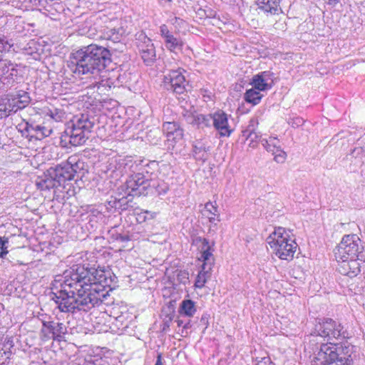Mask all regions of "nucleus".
<instances>
[{"label": "nucleus", "mask_w": 365, "mask_h": 365, "mask_svg": "<svg viewBox=\"0 0 365 365\" xmlns=\"http://www.w3.org/2000/svg\"><path fill=\"white\" fill-rule=\"evenodd\" d=\"M61 289L51 299L62 312H88L101 304L116 283L109 270L76 264L63 273Z\"/></svg>", "instance_id": "obj_1"}, {"label": "nucleus", "mask_w": 365, "mask_h": 365, "mask_svg": "<svg viewBox=\"0 0 365 365\" xmlns=\"http://www.w3.org/2000/svg\"><path fill=\"white\" fill-rule=\"evenodd\" d=\"M111 63V53L103 46L95 43L83 46L72 53L68 66L78 76L97 75Z\"/></svg>", "instance_id": "obj_2"}, {"label": "nucleus", "mask_w": 365, "mask_h": 365, "mask_svg": "<svg viewBox=\"0 0 365 365\" xmlns=\"http://www.w3.org/2000/svg\"><path fill=\"white\" fill-rule=\"evenodd\" d=\"M354 346L347 341L320 345L312 361V365H351Z\"/></svg>", "instance_id": "obj_3"}, {"label": "nucleus", "mask_w": 365, "mask_h": 365, "mask_svg": "<svg viewBox=\"0 0 365 365\" xmlns=\"http://www.w3.org/2000/svg\"><path fill=\"white\" fill-rule=\"evenodd\" d=\"M155 165V162L148 163L144 160L123 159L117 161L116 159L111 158L108 162L105 172L111 178H117L123 175L124 173H128L129 170L130 173L143 177L148 182L157 177L152 168Z\"/></svg>", "instance_id": "obj_4"}, {"label": "nucleus", "mask_w": 365, "mask_h": 365, "mask_svg": "<svg viewBox=\"0 0 365 365\" xmlns=\"http://www.w3.org/2000/svg\"><path fill=\"white\" fill-rule=\"evenodd\" d=\"M93 123L90 120L88 115L81 114L74 116L70 120L61 137V143L67 141L73 146L83 145L89 138Z\"/></svg>", "instance_id": "obj_5"}, {"label": "nucleus", "mask_w": 365, "mask_h": 365, "mask_svg": "<svg viewBox=\"0 0 365 365\" xmlns=\"http://www.w3.org/2000/svg\"><path fill=\"white\" fill-rule=\"evenodd\" d=\"M267 242L273 253L279 259L290 261L294 258L297 244L285 228L282 227L275 228L267 237Z\"/></svg>", "instance_id": "obj_6"}, {"label": "nucleus", "mask_w": 365, "mask_h": 365, "mask_svg": "<svg viewBox=\"0 0 365 365\" xmlns=\"http://www.w3.org/2000/svg\"><path fill=\"white\" fill-rule=\"evenodd\" d=\"M14 46L11 39L4 36H0V78L6 88L11 87L18 76L19 64L7 58H4V53H8Z\"/></svg>", "instance_id": "obj_7"}, {"label": "nucleus", "mask_w": 365, "mask_h": 365, "mask_svg": "<svg viewBox=\"0 0 365 365\" xmlns=\"http://www.w3.org/2000/svg\"><path fill=\"white\" fill-rule=\"evenodd\" d=\"M312 334L327 339L329 342L334 339H348L349 334L342 324L331 318H317Z\"/></svg>", "instance_id": "obj_8"}, {"label": "nucleus", "mask_w": 365, "mask_h": 365, "mask_svg": "<svg viewBox=\"0 0 365 365\" xmlns=\"http://www.w3.org/2000/svg\"><path fill=\"white\" fill-rule=\"evenodd\" d=\"M335 257L336 259L356 258L364 260L361 239L354 234L344 235L335 250Z\"/></svg>", "instance_id": "obj_9"}, {"label": "nucleus", "mask_w": 365, "mask_h": 365, "mask_svg": "<svg viewBox=\"0 0 365 365\" xmlns=\"http://www.w3.org/2000/svg\"><path fill=\"white\" fill-rule=\"evenodd\" d=\"M31 102L29 93L19 90L8 94L0 106V118H6L27 107Z\"/></svg>", "instance_id": "obj_10"}, {"label": "nucleus", "mask_w": 365, "mask_h": 365, "mask_svg": "<svg viewBox=\"0 0 365 365\" xmlns=\"http://www.w3.org/2000/svg\"><path fill=\"white\" fill-rule=\"evenodd\" d=\"M76 160V157L71 156L66 162L48 170L47 172L56 179L59 186L63 185L66 181L73 180L79 169V163Z\"/></svg>", "instance_id": "obj_11"}, {"label": "nucleus", "mask_w": 365, "mask_h": 365, "mask_svg": "<svg viewBox=\"0 0 365 365\" xmlns=\"http://www.w3.org/2000/svg\"><path fill=\"white\" fill-rule=\"evenodd\" d=\"M128 171V173H124V174L129 175L124 185L128 196L139 197L149 194L150 182H146L143 177L130 173L129 170Z\"/></svg>", "instance_id": "obj_12"}, {"label": "nucleus", "mask_w": 365, "mask_h": 365, "mask_svg": "<svg viewBox=\"0 0 365 365\" xmlns=\"http://www.w3.org/2000/svg\"><path fill=\"white\" fill-rule=\"evenodd\" d=\"M163 83L165 88L178 94L183 93L189 86L185 76L178 70L170 71L164 76Z\"/></svg>", "instance_id": "obj_13"}, {"label": "nucleus", "mask_w": 365, "mask_h": 365, "mask_svg": "<svg viewBox=\"0 0 365 365\" xmlns=\"http://www.w3.org/2000/svg\"><path fill=\"white\" fill-rule=\"evenodd\" d=\"M136 44L143 62L147 66L152 65L156 60L155 48L152 40L145 33L136 34Z\"/></svg>", "instance_id": "obj_14"}, {"label": "nucleus", "mask_w": 365, "mask_h": 365, "mask_svg": "<svg viewBox=\"0 0 365 365\" xmlns=\"http://www.w3.org/2000/svg\"><path fill=\"white\" fill-rule=\"evenodd\" d=\"M41 334L44 340L53 339L60 341L63 335L67 332L66 327L63 323L54 321H43Z\"/></svg>", "instance_id": "obj_15"}, {"label": "nucleus", "mask_w": 365, "mask_h": 365, "mask_svg": "<svg viewBox=\"0 0 365 365\" xmlns=\"http://www.w3.org/2000/svg\"><path fill=\"white\" fill-rule=\"evenodd\" d=\"M339 264L337 266L338 272L344 276L350 278L356 277L361 272V265L364 260L358 259L356 258L337 259Z\"/></svg>", "instance_id": "obj_16"}, {"label": "nucleus", "mask_w": 365, "mask_h": 365, "mask_svg": "<svg viewBox=\"0 0 365 365\" xmlns=\"http://www.w3.org/2000/svg\"><path fill=\"white\" fill-rule=\"evenodd\" d=\"M212 125L219 132L220 136H230L232 130L228 123V115L222 110H217L211 114Z\"/></svg>", "instance_id": "obj_17"}, {"label": "nucleus", "mask_w": 365, "mask_h": 365, "mask_svg": "<svg viewBox=\"0 0 365 365\" xmlns=\"http://www.w3.org/2000/svg\"><path fill=\"white\" fill-rule=\"evenodd\" d=\"M274 73L269 71H263L252 77L251 85L257 90L264 91L271 89Z\"/></svg>", "instance_id": "obj_18"}, {"label": "nucleus", "mask_w": 365, "mask_h": 365, "mask_svg": "<svg viewBox=\"0 0 365 365\" xmlns=\"http://www.w3.org/2000/svg\"><path fill=\"white\" fill-rule=\"evenodd\" d=\"M262 145L268 151L274 155V160L277 163H283L287 154L281 150L279 140L277 138L270 137L269 139H262Z\"/></svg>", "instance_id": "obj_19"}, {"label": "nucleus", "mask_w": 365, "mask_h": 365, "mask_svg": "<svg viewBox=\"0 0 365 365\" xmlns=\"http://www.w3.org/2000/svg\"><path fill=\"white\" fill-rule=\"evenodd\" d=\"M125 34V29L123 26H115L110 24L101 30L100 38L117 43L121 41Z\"/></svg>", "instance_id": "obj_20"}, {"label": "nucleus", "mask_w": 365, "mask_h": 365, "mask_svg": "<svg viewBox=\"0 0 365 365\" xmlns=\"http://www.w3.org/2000/svg\"><path fill=\"white\" fill-rule=\"evenodd\" d=\"M197 242H201V256L200 258L203 261V264L202 266H205V267H208L209 269H212V264L213 263V249L212 248V246L210 244V242L206 238H202V237H197L196 239Z\"/></svg>", "instance_id": "obj_21"}, {"label": "nucleus", "mask_w": 365, "mask_h": 365, "mask_svg": "<svg viewBox=\"0 0 365 365\" xmlns=\"http://www.w3.org/2000/svg\"><path fill=\"white\" fill-rule=\"evenodd\" d=\"M187 122L198 129L210 128L212 125L211 114H190L186 117Z\"/></svg>", "instance_id": "obj_22"}, {"label": "nucleus", "mask_w": 365, "mask_h": 365, "mask_svg": "<svg viewBox=\"0 0 365 365\" xmlns=\"http://www.w3.org/2000/svg\"><path fill=\"white\" fill-rule=\"evenodd\" d=\"M24 130L31 138L38 140L49 136L52 133V129L45 125H33L29 123H26Z\"/></svg>", "instance_id": "obj_23"}, {"label": "nucleus", "mask_w": 365, "mask_h": 365, "mask_svg": "<svg viewBox=\"0 0 365 365\" xmlns=\"http://www.w3.org/2000/svg\"><path fill=\"white\" fill-rule=\"evenodd\" d=\"M163 130L166 134L168 140H179L182 138L183 130L177 122H165L163 124Z\"/></svg>", "instance_id": "obj_24"}, {"label": "nucleus", "mask_w": 365, "mask_h": 365, "mask_svg": "<svg viewBox=\"0 0 365 365\" xmlns=\"http://www.w3.org/2000/svg\"><path fill=\"white\" fill-rule=\"evenodd\" d=\"M210 148L202 140H197L192 145V153L195 160L205 162L209 158Z\"/></svg>", "instance_id": "obj_25"}, {"label": "nucleus", "mask_w": 365, "mask_h": 365, "mask_svg": "<svg viewBox=\"0 0 365 365\" xmlns=\"http://www.w3.org/2000/svg\"><path fill=\"white\" fill-rule=\"evenodd\" d=\"M259 9L271 15L277 14L281 11L280 0H257Z\"/></svg>", "instance_id": "obj_26"}, {"label": "nucleus", "mask_w": 365, "mask_h": 365, "mask_svg": "<svg viewBox=\"0 0 365 365\" xmlns=\"http://www.w3.org/2000/svg\"><path fill=\"white\" fill-rule=\"evenodd\" d=\"M202 215L207 217L209 222L215 226L216 225V222L220 221L217 207L210 202L205 205V207L202 210Z\"/></svg>", "instance_id": "obj_27"}, {"label": "nucleus", "mask_w": 365, "mask_h": 365, "mask_svg": "<svg viewBox=\"0 0 365 365\" xmlns=\"http://www.w3.org/2000/svg\"><path fill=\"white\" fill-rule=\"evenodd\" d=\"M36 185L41 190H49L51 188L59 186L56 179L52 178L48 173L43 178H39L36 182Z\"/></svg>", "instance_id": "obj_28"}, {"label": "nucleus", "mask_w": 365, "mask_h": 365, "mask_svg": "<svg viewBox=\"0 0 365 365\" xmlns=\"http://www.w3.org/2000/svg\"><path fill=\"white\" fill-rule=\"evenodd\" d=\"M179 314L187 317H193L197 312L195 302L191 299H184L181 302L179 309Z\"/></svg>", "instance_id": "obj_29"}, {"label": "nucleus", "mask_w": 365, "mask_h": 365, "mask_svg": "<svg viewBox=\"0 0 365 365\" xmlns=\"http://www.w3.org/2000/svg\"><path fill=\"white\" fill-rule=\"evenodd\" d=\"M149 183V193L155 190L158 195H165L169 190L168 183L157 177Z\"/></svg>", "instance_id": "obj_30"}, {"label": "nucleus", "mask_w": 365, "mask_h": 365, "mask_svg": "<svg viewBox=\"0 0 365 365\" xmlns=\"http://www.w3.org/2000/svg\"><path fill=\"white\" fill-rule=\"evenodd\" d=\"M260 91H258L254 87L247 90L244 95L245 101L253 106L257 105L259 103L263 96L262 94L260 93Z\"/></svg>", "instance_id": "obj_31"}, {"label": "nucleus", "mask_w": 365, "mask_h": 365, "mask_svg": "<svg viewBox=\"0 0 365 365\" xmlns=\"http://www.w3.org/2000/svg\"><path fill=\"white\" fill-rule=\"evenodd\" d=\"M208 267L202 266L201 270L199 272L195 282V287L196 288H202L207 281V279L210 277V273Z\"/></svg>", "instance_id": "obj_32"}, {"label": "nucleus", "mask_w": 365, "mask_h": 365, "mask_svg": "<svg viewBox=\"0 0 365 365\" xmlns=\"http://www.w3.org/2000/svg\"><path fill=\"white\" fill-rule=\"evenodd\" d=\"M165 45L169 51L177 53L182 50L183 43L180 38L172 35L165 41Z\"/></svg>", "instance_id": "obj_33"}, {"label": "nucleus", "mask_w": 365, "mask_h": 365, "mask_svg": "<svg viewBox=\"0 0 365 365\" xmlns=\"http://www.w3.org/2000/svg\"><path fill=\"white\" fill-rule=\"evenodd\" d=\"M20 4V6H24L25 9H33L36 6L46 7L47 0H14Z\"/></svg>", "instance_id": "obj_34"}, {"label": "nucleus", "mask_w": 365, "mask_h": 365, "mask_svg": "<svg viewBox=\"0 0 365 365\" xmlns=\"http://www.w3.org/2000/svg\"><path fill=\"white\" fill-rule=\"evenodd\" d=\"M349 156L354 160V164H361L365 156L364 150L362 147H356L351 151Z\"/></svg>", "instance_id": "obj_35"}, {"label": "nucleus", "mask_w": 365, "mask_h": 365, "mask_svg": "<svg viewBox=\"0 0 365 365\" xmlns=\"http://www.w3.org/2000/svg\"><path fill=\"white\" fill-rule=\"evenodd\" d=\"M259 122L257 118H252L250 121L249 124L247 126V128L242 130V135L245 136H249L252 135V133L256 131L257 126H258Z\"/></svg>", "instance_id": "obj_36"}, {"label": "nucleus", "mask_w": 365, "mask_h": 365, "mask_svg": "<svg viewBox=\"0 0 365 365\" xmlns=\"http://www.w3.org/2000/svg\"><path fill=\"white\" fill-rule=\"evenodd\" d=\"M21 49L26 55H32L37 52L36 42L34 40H30L26 46L21 47Z\"/></svg>", "instance_id": "obj_37"}, {"label": "nucleus", "mask_w": 365, "mask_h": 365, "mask_svg": "<svg viewBox=\"0 0 365 365\" xmlns=\"http://www.w3.org/2000/svg\"><path fill=\"white\" fill-rule=\"evenodd\" d=\"M8 244L9 239L7 237H0V258H4L8 254Z\"/></svg>", "instance_id": "obj_38"}, {"label": "nucleus", "mask_w": 365, "mask_h": 365, "mask_svg": "<svg viewBox=\"0 0 365 365\" xmlns=\"http://www.w3.org/2000/svg\"><path fill=\"white\" fill-rule=\"evenodd\" d=\"M108 205L109 207L112 208H115V210H125V207L120 205V202L118 201V199L115 197H110V200L108 201Z\"/></svg>", "instance_id": "obj_39"}, {"label": "nucleus", "mask_w": 365, "mask_h": 365, "mask_svg": "<svg viewBox=\"0 0 365 365\" xmlns=\"http://www.w3.org/2000/svg\"><path fill=\"white\" fill-rule=\"evenodd\" d=\"M160 32L161 36L164 39V41L173 35L172 33H170V31L168 30V26L165 24H163L162 26H160Z\"/></svg>", "instance_id": "obj_40"}, {"label": "nucleus", "mask_w": 365, "mask_h": 365, "mask_svg": "<svg viewBox=\"0 0 365 365\" xmlns=\"http://www.w3.org/2000/svg\"><path fill=\"white\" fill-rule=\"evenodd\" d=\"M256 365H275L270 359L269 357H262L259 359L258 358L256 359Z\"/></svg>", "instance_id": "obj_41"}, {"label": "nucleus", "mask_w": 365, "mask_h": 365, "mask_svg": "<svg viewBox=\"0 0 365 365\" xmlns=\"http://www.w3.org/2000/svg\"><path fill=\"white\" fill-rule=\"evenodd\" d=\"M304 123V120L302 118L296 117L291 120L290 124L292 127H299L302 125Z\"/></svg>", "instance_id": "obj_42"}, {"label": "nucleus", "mask_w": 365, "mask_h": 365, "mask_svg": "<svg viewBox=\"0 0 365 365\" xmlns=\"http://www.w3.org/2000/svg\"><path fill=\"white\" fill-rule=\"evenodd\" d=\"M209 318L210 314L207 313H204L200 320V324L205 327V329H206L209 325Z\"/></svg>", "instance_id": "obj_43"}, {"label": "nucleus", "mask_w": 365, "mask_h": 365, "mask_svg": "<svg viewBox=\"0 0 365 365\" xmlns=\"http://www.w3.org/2000/svg\"><path fill=\"white\" fill-rule=\"evenodd\" d=\"M3 346H4L3 349L4 350V351H6L7 350H10L11 348L13 347V346H14L12 339L6 336L5 338Z\"/></svg>", "instance_id": "obj_44"}, {"label": "nucleus", "mask_w": 365, "mask_h": 365, "mask_svg": "<svg viewBox=\"0 0 365 365\" xmlns=\"http://www.w3.org/2000/svg\"><path fill=\"white\" fill-rule=\"evenodd\" d=\"M247 139H250L252 142L262 140H261V135L259 133L255 131L253 133H252V135L249 136H245Z\"/></svg>", "instance_id": "obj_45"}, {"label": "nucleus", "mask_w": 365, "mask_h": 365, "mask_svg": "<svg viewBox=\"0 0 365 365\" xmlns=\"http://www.w3.org/2000/svg\"><path fill=\"white\" fill-rule=\"evenodd\" d=\"M118 201H119V202H120V205H122V207H125V210H127L129 207L128 205V202H129V200H128V197H123L120 199H118Z\"/></svg>", "instance_id": "obj_46"}, {"label": "nucleus", "mask_w": 365, "mask_h": 365, "mask_svg": "<svg viewBox=\"0 0 365 365\" xmlns=\"http://www.w3.org/2000/svg\"><path fill=\"white\" fill-rule=\"evenodd\" d=\"M116 240L121 242H126L130 240V237L126 235L118 234L116 236Z\"/></svg>", "instance_id": "obj_47"}, {"label": "nucleus", "mask_w": 365, "mask_h": 365, "mask_svg": "<svg viewBox=\"0 0 365 365\" xmlns=\"http://www.w3.org/2000/svg\"><path fill=\"white\" fill-rule=\"evenodd\" d=\"M50 115L52 118L55 119L56 120H58V118H61V115H58V113L56 109H55L54 111L50 110Z\"/></svg>", "instance_id": "obj_48"}, {"label": "nucleus", "mask_w": 365, "mask_h": 365, "mask_svg": "<svg viewBox=\"0 0 365 365\" xmlns=\"http://www.w3.org/2000/svg\"><path fill=\"white\" fill-rule=\"evenodd\" d=\"M191 327V324H190V321L188 320L187 322L185 323V324L183 325V329L182 330V336H185L184 335V331L185 330H187L188 329H190Z\"/></svg>", "instance_id": "obj_49"}, {"label": "nucleus", "mask_w": 365, "mask_h": 365, "mask_svg": "<svg viewBox=\"0 0 365 365\" xmlns=\"http://www.w3.org/2000/svg\"><path fill=\"white\" fill-rule=\"evenodd\" d=\"M155 365H163L162 354H158L157 360L155 361Z\"/></svg>", "instance_id": "obj_50"}, {"label": "nucleus", "mask_w": 365, "mask_h": 365, "mask_svg": "<svg viewBox=\"0 0 365 365\" xmlns=\"http://www.w3.org/2000/svg\"><path fill=\"white\" fill-rule=\"evenodd\" d=\"M175 322H176V323L178 324V327H183V325L185 324V322H183V320L178 319Z\"/></svg>", "instance_id": "obj_51"}, {"label": "nucleus", "mask_w": 365, "mask_h": 365, "mask_svg": "<svg viewBox=\"0 0 365 365\" xmlns=\"http://www.w3.org/2000/svg\"><path fill=\"white\" fill-rule=\"evenodd\" d=\"M161 4H170L173 0H159Z\"/></svg>", "instance_id": "obj_52"}, {"label": "nucleus", "mask_w": 365, "mask_h": 365, "mask_svg": "<svg viewBox=\"0 0 365 365\" xmlns=\"http://www.w3.org/2000/svg\"><path fill=\"white\" fill-rule=\"evenodd\" d=\"M143 213L150 214V218H153L154 217V215L153 214H151L150 212H149L148 210L145 211Z\"/></svg>", "instance_id": "obj_53"}, {"label": "nucleus", "mask_w": 365, "mask_h": 365, "mask_svg": "<svg viewBox=\"0 0 365 365\" xmlns=\"http://www.w3.org/2000/svg\"><path fill=\"white\" fill-rule=\"evenodd\" d=\"M183 275H184V278H185V279H188V277H187L188 274H187V273H183Z\"/></svg>", "instance_id": "obj_54"}, {"label": "nucleus", "mask_w": 365, "mask_h": 365, "mask_svg": "<svg viewBox=\"0 0 365 365\" xmlns=\"http://www.w3.org/2000/svg\"><path fill=\"white\" fill-rule=\"evenodd\" d=\"M145 219H146V217L143 216V220H145Z\"/></svg>", "instance_id": "obj_55"}]
</instances>
